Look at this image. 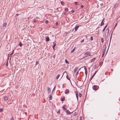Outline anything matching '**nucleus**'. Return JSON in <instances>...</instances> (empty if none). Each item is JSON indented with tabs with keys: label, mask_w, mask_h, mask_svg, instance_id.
Here are the masks:
<instances>
[{
	"label": "nucleus",
	"mask_w": 120,
	"mask_h": 120,
	"mask_svg": "<svg viewBox=\"0 0 120 120\" xmlns=\"http://www.w3.org/2000/svg\"><path fill=\"white\" fill-rule=\"evenodd\" d=\"M3 111V109L2 108H1L0 109V112H2Z\"/></svg>",
	"instance_id": "obj_39"
},
{
	"label": "nucleus",
	"mask_w": 120,
	"mask_h": 120,
	"mask_svg": "<svg viewBox=\"0 0 120 120\" xmlns=\"http://www.w3.org/2000/svg\"><path fill=\"white\" fill-rule=\"evenodd\" d=\"M112 34L111 35V36L110 37V41H111V38H112Z\"/></svg>",
	"instance_id": "obj_49"
},
{
	"label": "nucleus",
	"mask_w": 120,
	"mask_h": 120,
	"mask_svg": "<svg viewBox=\"0 0 120 120\" xmlns=\"http://www.w3.org/2000/svg\"><path fill=\"white\" fill-rule=\"evenodd\" d=\"M107 25H106L105 26L104 28H106L107 27Z\"/></svg>",
	"instance_id": "obj_51"
},
{
	"label": "nucleus",
	"mask_w": 120,
	"mask_h": 120,
	"mask_svg": "<svg viewBox=\"0 0 120 120\" xmlns=\"http://www.w3.org/2000/svg\"><path fill=\"white\" fill-rule=\"evenodd\" d=\"M58 22H56V25H58Z\"/></svg>",
	"instance_id": "obj_44"
},
{
	"label": "nucleus",
	"mask_w": 120,
	"mask_h": 120,
	"mask_svg": "<svg viewBox=\"0 0 120 120\" xmlns=\"http://www.w3.org/2000/svg\"><path fill=\"white\" fill-rule=\"evenodd\" d=\"M83 7V5H81V7L82 8Z\"/></svg>",
	"instance_id": "obj_57"
},
{
	"label": "nucleus",
	"mask_w": 120,
	"mask_h": 120,
	"mask_svg": "<svg viewBox=\"0 0 120 120\" xmlns=\"http://www.w3.org/2000/svg\"><path fill=\"white\" fill-rule=\"evenodd\" d=\"M52 97L51 95H50L49 97V99L50 100H51L52 99Z\"/></svg>",
	"instance_id": "obj_11"
},
{
	"label": "nucleus",
	"mask_w": 120,
	"mask_h": 120,
	"mask_svg": "<svg viewBox=\"0 0 120 120\" xmlns=\"http://www.w3.org/2000/svg\"><path fill=\"white\" fill-rule=\"evenodd\" d=\"M90 52H87L84 53V54L85 55L90 56Z\"/></svg>",
	"instance_id": "obj_3"
},
{
	"label": "nucleus",
	"mask_w": 120,
	"mask_h": 120,
	"mask_svg": "<svg viewBox=\"0 0 120 120\" xmlns=\"http://www.w3.org/2000/svg\"><path fill=\"white\" fill-rule=\"evenodd\" d=\"M96 71L94 73V74H93V75H95V74H96Z\"/></svg>",
	"instance_id": "obj_55"
},
{
	"label": "nucleus",
	"mask_w": 120,
	"mask_h": 120,
	"mask_svg": "<svg viewBox=\"0 0 120 120\" xmlns=\"http://www.w3.org/2000/svg\"><path fill=\"white\" fill-rule=\"evenodd\" d=\"M66 90L67 91H66L65 92V94H67L68 93H69V91L68 89H66Z\"/></svg>",
	"instance_id": "obj_13"
},
{
	"label": "nucleus",
	"mask_w": 120,
	"mask_h": 120,
	"mask_svg": "<svg viewBox=\"0 0 120 120\" xmlns=\"http://www.w3.org/2000/svg\"><path fill=\"white\" fill-rule=\"evenodd\" d=\"M38 64V61H36V62L35 65H37Z\"/></svg>",
	"instance_id": "obj_33"
},
{
	"label": "nucleus",
	"mask_w": 120,
	"mask_h": 120,
	"mask_svg": "<svg viewBox=\"0 0 120 120\" xmlns=\"http://www.w3.org/2000/svg\"><path fill=\"white\" fill-rule=\"evenodd\" d=\"M67 33H64L63 36H66L67 35Z\"/></svg>",
	"instance_id": "obj_25"
},
{
	"label": "nucleus",
	"mask_w": 120,
	"mask_h": 120,
	"mask_svg": "<svg viewBox=\"0 0 120 120\" xmlns=\"http://www.w3.org/2000/svg\"><path fill=\"white\" fill-rule=\"evenodd\" d=\"M84 41V39H83V40H82L81 41H80V42L81 43H82V42H83Z\"/></svg>",
	"instance_id": "obj_37"
},
{
	"label": "nucleus",
	"mask_w": 120,
	"mask_h": 120,
	"mask_svg": "<svg viewBox=\"0 0 120 120\" xmlns=\"http://www.w3.org/2000/svg\"><path fill=\"white\" fill-rule=\"evenodd\" d=\"M45 23H48V21L47 20H46L45 21Z\"/></svg>",
	"instance_id": "obj_38"
},
{
	"label": "nucleus",
	"mask_w": 120,
	"mask_h": 120,
	"mask_svg": "<svg viewBox=\"0 0 120 120\" xmlns=\"http://www.w3.org/2000/svg\"><path fill=\"white\" fill-rule=\"evenodd\" d=\"M64 15H66V12H64Z\"/></svg>",
	"instance_id": "obj_60"
},
{
	"label": "nucleus",
	"mask_w": 120,
	"mask_h": 120,
	"mask_svg": "<svg viewBox=\"0 0 120 120\" xmlns=\"http://www.w3.org/2000/svg\"><path fill=\"white\" fill-rule=\"evenodd\" d=\"M105 28L104 27V29H103V31H104L105 29Z\"/></svg>",
	"instance_id": "obj_48"
},
{
	"label": "nucleus",
	"mask_w": 120,
	"mask_h": 120,
	"mask_svg": "<svg viewBox=\"0 0 120 120\" xmlns=\"http://www.w3.org/2000/svg\"><path fill=\"white\" fill-rule=\"evenodd\" d=\"M56 87V86H55L54 87V89H53V90H54V89H55V88Z\"/></svg>",
	"instance_id": "obj_63"
},
{
	"label": "nucleus",
	"mask_w": 120,
	"mask_h": 120,
	"mask_svg": "<svg viewBox=\"0 0 120 120\" xmlns=\"http://www.w3.org/2000/svg\"><path fill=\"white\" fill-rule=\"evenodd\" d=\"M54 57V58H55V55H53V56Z\"/></svg>",
	"instance_id": "obj_61"
},
{
	"label": "nucleus",
	"mask_w": 120,
	"mask_h": 120,
	"mask_svg": "<svg viewBox=\"0 0 120 120\" xmlns=\"http://www.w3.org/2000/svg\"><path fill=\"white\" fill-rule=\"evenodd\" d=\"M75 95L76 96V98L77 99V100H78V93L76 92V91H75Z\"/></svg>",
	"instance_id": "obj_8"
},
{
	"label": "nucleus",
	"mask_w": 120,
	"mask_h": 120,
	"mask_svg": "<svg viewBox=\"0 0 120 120\" xmlns=\"http://www.w3.org/2000/svg\"><path fill=\"white\" fill-rule=\"evenodd\" d=\"M93 89L94 90H97L99 88L98 86L96 85H94L92 87Z\"/></svg>",
	"instance_id": "obj_1"
},
{
	"label": "nucleus",
	"mask_w": 120,
	"mask_h": 120,
	"mask_svg": "<svg viewBox=\"0 0 120 120\" xmlns=\"http://www.w3.org/2000/svg\"><path fill=\"white\" fill-rule=\"evenodd\" d=\"M75 12V11L74 10H72L71 11V12L72 13H73Z\"/></svg>",
	"instance_id": "obj_45"
},
{
	"label": "nucleus",
	"mask_w": 120,
	"mask_h": 120,
	"mask_svg": "<svg viewBox=\"0 0 120 120\" xmlns=\"http://www.w3.org/2000/svg\"><path fill=\"white\" fill-rule=\"evenodd\" d=\"M53 46H55L56 45V44H55L54 42H53Z\"/></svg>",
	"instance_id": "obj_41"
},
{
	"label": "nucleus",
	"mask_w": 120,
	"mask_h": 120,
	"mask_svg": "<svg viewBox=\"0 0 120 120\" xmlns=\"http://www.w3.org/2000/svg\"><path fill=\"white\" fill-rule=\"evenodd\" d=\"M66 78L67 79L69 80H70V78L69 76L68 75H67L66 76Z\"/></svg>",
	"instance_id": "obj_22"
},
{
	"label": "nucleus",
	"mask_w": 120,
	"mask_h": 120,
	"mask_svg": "<svg viewBox=\"0 0 120 120\" xmlns=\"http://www.w3.org/2000/svg\"><path fill=\"white\" fill-rule=\"evenodd\" d=\"M46 41H49V39L48 36L47 37V38H46Z\"/></svg>",
	"instance_id": "obj_6"
},
{
	"label": "nucleus",
	"mask_w": 120,
	"mask_h": 120,
	"mask_svg": "<svg viewBox=\"0 0 120 120\" xmlns=\"http://www.w3.org/2000/svg\"><path fill=\"white\" fill-rule=\"evenodd\" d=\"M97 67V66L95 65L94 67V69H95Z\"/></svg>",
	"instance_id": "obj_46"
},
{
	"label": "nucleus",
	"mask_w": 120,
	"mask_h": 120,
	"mask_svg": "<svg viewBox=\"0 0 120 120\" xmlns=\"http://www.w3.org/2000/svg\"><path fill=\"white\" fill-rule=\"evenodd\" d=\"M104 19H103L102 20V22H103V21H104Z\"/></svg>",
	"instance_id": "obj_64"
},
{
	"label": "nucleus",
	"mask_w": 120,
	"mask_h": 120,
	"mask_svg": "<svg viewBox=\"0 0 120 120\" xmlns=\"http://www.w3.org/2000/svg\"><path fill=\"white\" fill-rule=\"evenodd\" d=\"M55 46H52V48H53V49L54 50L55 49Z\"/></svg>",
	"instance_id": "obj_42"
},
{
	"label": "nucleus",
	"mask_w": 120,
	"mask_h": 120,
	"mask_svg": "<svg viewBox=\"0 0 120 120\" xmlns=\"http://www.w3.org/2000/svg\"><path fill=\"white\" fill-rule=\"evenodd\" d=\"M104 53H102V56L103 57L104 55Z\"/></svg>",
	"instance_id": "obj_58"
},
{
	"label": "nucleus",
	"mask_w": 120,
	"mask_h": 120,
	"mask_svg": "<svg viewBox=\"0 0 120 120\" xmlns=\"http://www.w3.org/2000/svg\"><path fill=\"white\" fill-rule=\"evenodd\" d=\"M19 45L20 47H21L22 46V44L21 42H20V43L19 44Z\"/></svg>",
	"instance_id": "obj_26"
},
{
	"label": "nucleus",
	"mask_w": 120,
	"mask_h": 120,
	"mask_svg": "<svg viewBox=\"0 0 120 120\" xmlns=\"http://www.w3.org/2000/svg\"><path fill=\"white\" fill-rule=\"evenodd\" d=\"M104 24V23L103 22H101V23L100 26H102Z\"/></svg>",
	"instance_id": "obj_20"
},
{
	"label": "nucleus",
	"mask_w": 120,
	"mask_h": 120,
	"mask_svg": "<svg viewBox=\"0 0 120 120\" xmlns=\"http://www.w3.org/2000/svg\"><path fill=\"white\" fill-rule=\"evenodd\" d=\"M84 69H85V71L86 70V71L87 70V68H86V67H85V66L84 67Z\"/></svg>",
	"instance_id": "obj_36"
},
{
	"label": "nucleus",
	"mask_w": 120,
	"mask_h": 120,
	"mask_svg": "<svg viewBox=\"0 0 120 120\" xmlns=\"http://www.w3.org/2000/svg\"><path fill=\"white\" fill-rule=\"evenodd\" d=\"M78 67L75 68V72L76 71V70H78Z\"/></svg>",
	"instance_id": "obj_40"
},
{
	"label": "nucleus",
	"mask_w": 120,
	"mask_h": 120,
	"mask_svg": "<svg viewBox=\"0 0 120 120\" xmlns=\"http://www.w3.org/2000/svg\"><path fill=\"white\" fill-rule=\"evenodd\" d=\"M80 26H81V25H79L76 26H75V31H76L77 30H78L79 27Z\"/></svg>",
	"instance_id": "obj_4"
},
{
	"label": "nucleus",
	"mask_w": 120,
	"mask_h": 120,
	"mask_svg": "<svg viewBox=\"0 0 120 120\" xmlns=\"http://www.w3.org/2000/svg\"><path fill=\"white\" fill-rule=\"evenodd\" d=\"M96 58L95 57V58H93L91 60V62H92L93 61H94L95 60V59Z\"/></svg>",
	"instance_id": "obj_14"
},
{
	"label": "nucleus",
	"mask_w": 120,
	"mask_h": 120,
	"mask_svg": "<svg viewBox=\"0 0 120 120\" xmlns=\"http://www.w3.org/2000/svg\"><path fill=\"white\" fill-rule=\"evenodd\" d=\"M9 59V57H8V60L7 61L6 64V66H8V60Z\"/></svg>",
	"instance_id": "obj_18"
},
{
	"label": "nucleus",
	"mask_w": 120,
	"mask_h": 120,
	"mask_svg": "<svg viewBox=\"0 0 120 120\" xmlns=\"http://www.w3.org/2000/svg\"><path fill=\"white\" fill-rule=\"evenodd\" d=\"M19 14H16V16H19Z\"/></svg>",
	"instance_id": "obj_43"
},
{
	"label": "nucleus",
	"mask_w": 120,
	"mask_h": 120,
	"mask_svg": "<svg viewBox=\"0 0 120 120\" xmlns=\"http://www.w3.org/2000/svg\"><path fill=\"white\" fill-rule=\"evenodd\" d=\"M80 7L79 6H78L75 7V9L79 10L80 9Z\"/></svg>",
	"instance_id": "obj_7"
},
{
	"label": "nucleus",
	"mask_w": 120,
	"mask_h": 120,
	"mask_svg": "<svg viewBox=\"0 0 120 120\" xmlns=\"http://www.w3.org/2000/svg\"><path fill=\"white\" fill-rule=\"evenodd\" d=\"M68 9L67 8H66L65 9V10L67 11H68Z\"/></svg>",
	"instance_id": "obj_30"
},
{
	"label": "nucleus",
	"mask_w": 120,
	"mask_h": 120,
	"mask_svg": "<svg viewBox=\"0 0 120 120\" xmlns=\"http://www.w3.org/2000/svg\"><path fill=\"white\" fill-rule=\"evenodd\" d=\"M60 112V111L59 110V111L57 112V113H59Z\"/></svg>",
	"instance_id": "obj_56"
},
{
	"label": "nucleus",
	"mask_w": 120,
	"mask_h": 120,
	"mask_svg": "<svg viewBox=\"0 0 120 120\" xmlns=\"http://www.w3.org/2000/svg\"><path fill=\"white\" fill-rule=\"evenodd\" d=\"M87 71L86 70L85 71V74H86V76L87 75Z\"/></svg>",
	"instance_id": "obj_28"
},
{
	"label": "nucleus",
	"mask_w": 120,
	"mask_h": 120,
	"mask_svg": "<svg viewBox=\"0 0 120 120\" xmlns=\"http://www.w3.org/2000/svg\"><path fill=\"white\" fill-rule=\"evenodd\" d=\"M65 62L67 64H69V62L67 61V60L66 59L65 60Z\"/></svg>",
	"instance_id": "obj_27"
},
{
	"label": "nucleus",
	"mask_w": 120,
	"mask_h": 120,
	"mask_svg": "<svg viewBox=\"0 0 120 120\" xmlns=\"http://www.w3.org/2000/svg\"><path fill=\"white\" fill-rule=\"evenodd\" d=\"M61 4L63 5L64 4V3L63 1H62L61 2Z\"/></svg>",
	"instance_id": "obj_35"
},
{
	"label": "nucleus",
	"mask_w": 120,
	"mask_h": 120,
	"mask_svg": "<svg viewBox=\"0 0 120 120\" xmlns=\"http://www.w3.org/2000/svg\"><path fill=\"white\" fill-rule=\"evenodd\" d=\"M62 87L63 88H64V84H63L62 85Z\"/></svg>",
	"instance_id": "obj_52"
},
{
	"label": "nucleus",
	"mask_w": 120,
	"mask_h": 120,
	"mask_svg": "<svg viewBox=\"0 0 120 120\" xmlns=\"http://www.w3.org/2000/svg\"><path fill=\"white\" fill-rule=\"evenodd\" d=\"M101 41L102 43H103L104 42V40L103 38H101Z\"/></svg>",
	"instance_id": "obj_23"
},
{
	"label": "nucleus",
	"mask_w": 120,
	"mask_h": 120,
	"mask_svg": "<svg viewBox=\"0 0 120 120\" xmlns=\"http://www.w3.org/2000/svg\"><path fill=\"white\" fill-rule=\"evenodd\" d=\"M47 91L48 93H49L51 92V89L49 87H47Z\"/></svg>",
	"instance_id": "obj_5"
},
{
	"label": "nucleus",
	"mask_w": 120,
	"mask_h": 120,
	"mask_svg": "<svg viewBox=\"0 0 120 120\" xmlns=\"http://www.w3.org/2000/svg\"><path fill=\"white\" fill-rule=\"evenodd\" d=\"M109 29H107L106 31V33L105 34V37H107L108 36L109 33Z\"/></svg>",
	"instance_id": "obj_2"
},
{
	"label": "nucleus",
	"mask_w": 120,
	"mask_h": 120,
	"mask_svg": "<svg viewBox=\"0 0 120 120\" xmlns=\"http://www.w3.org/2000/svg\"><path fill=\"white\" fill-rule=\"evenodd\" d=\"M75 81H76V82H77V83H76V82H75V84L77 85H78V82L77 81L76 77L75 78Z\"/></svg>",
	"instance_id": "obj_21"
},
{
	"label": "nucleus",
	"mask_w": 120,
	"mask_h": 120,
	"mask_svg": "<svg viewBox=\"0 0 120 120\" xmlns=\"http://www.w3.org/2000/svg\"><path fill=\"white\" fill-rule=\"evenodd\" d=\"M117 24L116 23V25H115V27H114V28H115V27H116V26L117 25Z\"/></svg>",
	"instance_id": "obj_53"
},
{
	"label": "nucleus",
	"mask_w": 120,
	"mask_h": 120,
	"mask_svg": "<svg viewBox=\"0 0 120 120\" xmlns=\"http://www.w3.org/2000/svg\"><path fill=\"white\" fill-rule=\"evenodd\" d=\"M62 108L64 110H65L66 109V108L65 107L64 105L62 107Z\"/></svg>",
	"instance_id": "obj_24"
},
{
	"label": "nucleus",
	"mask_w": 120,
	"mask_h": 120,
	"mask_svg": "<svg viewBox=\"0 0 120 120\" xmlns=\"http://www.w3.org/2000/svg\"><path fill=\"white\" fill-rule=\"evenodd\" d=\"M8 97L7 96H5L4 97V100H7L8 99Z\"/></svg>",
	"instance_id": "obj_10"
},
{
	"label": "nucleus",
	"mask_w": 120,
	"mask_h": 120,
	"mask_svg": "<svg viewBox=\"0 0 120 120\" xmlns=\"http://www.w3.org/2000/svg\"><path fill=\"white\" fill-rule=\"evenodd\" d=\"M105 47L104 49H103V50H102V52L103 53H105Z\"/></svg>",
	"instance_id": "obj_12"
},
{
	"label": "nucleus",
	"mask_w": 120,
	"mask_h": 120,
	"mask_svg": "<svg viewBox=\"0 0 120 120\" xmlns=\"http://www.w3.org/2000/svg\"><path fill=\"white\" fill-rule=\"evenodd\" d=\"M75 47H74L73 50L71 51V53H72L73 52L75 51Z\"/></svg>",
	"instance_id": "obj_16"
},
{
	"label": "nucleus",
	"mask_w": 120,
	"mask_h": 120,
	"mask_svg": "<svg viewBox=\"0 0 120 120\" xmlns=\"http://www.w3.org/2000/svg\"><path fill=\"white\" fill-rule=\"evenodd\" d=\"M79 74V72L78 71L77 72L76 75H77Z\"/></svg>",
	"instance_id": "obj_50"
},
{
	"label": "nucleus",
	"mask_w": 120,
	"mask_h": 120,
	"mask_svg": "<svg viewBox=\"0 0 120 120\" xmlns=\"http://www.w3.org/2000/svg\"><path fill=\"white\" fill-rule=\"evenodd\" d=\"M82 94L81 93H79V96L80 97H82Z\"/></svg>",
	"instance_id": "obj_29"
},
{
	"label": "nucleus",
	"mask_w": 120,
	"mask_h": 120,
	"mask_svg": "<svg viewBox=\"0 0 120 120\" xmlns=\"http://www.w3.org/2000/svg\"><path fill=\"white\" fill-rule=\"evenodd\" d=\"M13 54V52H12L11 54H10V56H11V55H12Z\"/></svg>",
	"instance_id": "obj_59"
},
{
	"label": "nucleus",
	"mask_w": 120,
	"mask_h": 120,
	"mask_svg": "<svg viewBox=\"0 0 120 120\" xmlns=\"http://www.w3.org/2000/svg\"><path fill=\"white\" fill-rule=\"evenodd\" d=\"M65 98V97H64L63 98L61 99V100L62 101H63L64 100V99Z\"/></svg>",
	"instance_id": "obj_19"
},
{
	"label": "nucleus",
	"mask_w": 120,
	"mask_h": 120,
	"mask_svg": "<svg viewBox=\"0 0 120 120\" xmlns=\"http://www.w3.org/2000/svg\"><path fill=\"white\" fill-rule=\"evenodd\" d=\"M94 75H93L91 77V79H90V80H91L92 79V78H93V77H94Z\"/></svg>",
	"instance_id": "obj_32"
},
{
	"label": "nucleus",
	"mask_w": 120,
	"mask_h": 120,
	"mask_svg": "<svg viewBox=\"0 0 120 120\" xmlns=\"http://www.w3.org/2000/svg\"><path fill=\"white\" fill-rule=\"evenodd\" d=\"M74 72L75 73V69L74 70Z\"/></svg>",
	"instance_id": "obj_62"
},
{
	"label": "nucleus",
	"mask_w": 120,
	"mask_h": 120,
	"mask_svg": "<svg viewBox=\"0 0 120 120\" xmlns=\"http://www.w3.org/2000/svg\"><path fill=\"white\" fill-rule=\"evenodd\" d=\"M96 71L94 73V74H93V75H95V74H96Z\"/></svg>",
	"instance_id": "obj_54"
},
{
	"label": "nucleus",
	"mask_w": 120,
	"mask_h": 120,
	"mask_svg": "<svg viewBox=\"0 0 120 120\" xmlns=\"http://www.w3.org/2000/svg\"><path fill=\"white\" fill-rule=\"evenodd\" d=\"M90 39L91 41H92L93 40V37L92 36H91L90 37Z\"/></svg>",
	"instance_id": "obj_34"
},
{
	"label": "nucleus",
	"mask_w": 120,
	"mask_h": 120,
	"mask_svg": "<svg viewBox=\"0 0 120 120\" xmlns=\"http://www.w3.org/2000/svg\"><path fill=\"white\" fill-rule=\"evenodd\" d=\"M78 2H75V5H77L78 4Z\"/></svg>",
	"instance_id": "obj_47"
},
{
	"label": "nucleus",
	"mask_w": 120,
	"mask_h": 120,
	"mask_svg": "<svg viewBox=\"0 0 120 120\" xmlns=\"http://www.w3.org/2000/svg\"><path fill=\"white\" fill-rule=\"evenodd\" d=\"M10 120H14V117L13 116L12 117L11 119Z\"/></svg>",
	"instance_id": "obj_31"
},
{
	"label": "nucleus",
	"mask_w": 120,
	"mask_h": 120,
	"mask_svg": "<svg viewBox=\"0 0 120 120\" xmlns=\"http://www.w3.org/2000/svg\"><path fill=\"white\" fill-rule=\"evenodd\" d=\"M7 25V23L6 22L4 23L3 24V27L6 26Z\"/></svg>",
	"instance_id": "obj_15"
},
{
	"label": "nucleus",
	"mask_w": 120,
	"mask_h": 120,
	"mask_svg": "<svg viewBox=\"0 0 120 120\" xmlns=\"http://www.w3.org/2000/svg\"><path fill=\"white\" fill-rule=\"evenodd\" d=\"M60 75V74H58L56 77V79H57L59 78Z\"/></svg>",
	"instance_id": "obj_17"
},
{
	"label": "nucleus",
	"mask_w": 120,
	"mask_h": 120,
	"mask_svg": "<svg viewBox=\"0 0 120 120\" xmlns=\"http://www.w3.org/2000/svg\"><path fill=\"white\" fill-rule=\"evenodd\" d=\"M65 112H66V113H67V114H70V112L68 110H66L65 111Z\"/></svg>",
	"instance_id": "obj_9"
}]
</instances>
